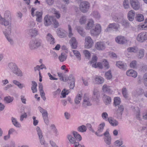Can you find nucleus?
I'll return each mask as SVG.
<instances>
[{
	"label": "nucleus",
	"mask_w": 147,
	"mask_h": 147,
	"mask_svg": "<svg viewBox=\"0 0 147 147\" xmlns=\"http://www.w3.org/2000/svg\"><path fill=\"white\" fill-rule=\"evenodd\" d=\"M60 79L65 82L68 80L70 81V88L73 89L75 86V80L72 75L71 74L69 77H68L66 74H58Z\"/></svg>",
	"instance_id": "1"
},
{
	"label": "nucleus",
	"mask_w": 147,
	"mask_h": 147,
	"mask_svg": "<svg viewBox=\"0 0 147 147\" xmlns=\"http://www.w3.org/2000/svg\"><path fill=\"white\" fill-rule=\"evenodd\" d=\"M42 42V40L39 39H32L29 43V48L32 50H36L41 46Z\"/></svg>",
	"instance_id": "2"
},
{
	"label": "nucleus",
	"mask_w": 147,
	"mask_h": 147,
	"mask_svg": "<svg viewBox=\"0 0 147 147\" xmlns=\"http://www.w3.org/2000/svg\"><path fill=\"white\" fill-rule=\"evenodd\" d=\"M35 130L41 144L43 146V147H47L48 144L45 140L44 135L40 127L37 126Z\"/></svg>",
	"instance_id": "3"
},
{
	"label": "nucleus",
	"mask_w": 147,
	"mask_h": 147,
	"mask_svg": "<svg viewBox=\"0 0 147 147\" xmlns=\"http://www.w3.org/2000/svg\"><path fill=\"white\" fill-rule=\"evenodd\" d=\"M9 68L8 72L13 74H21V70L18 67L17 65L15 63L11 62L8 64Z\"/></svg>",
	"instance_id": "4"
},
{
	"label": "nucleus",
	"mask_w": 147,
	"mask_h": 147,
	"mask_svg": "<svg viewBox=\"0 0 147 147\" xmlns=\"http://www.w3.org/2000/svg\"><path fill=\"white\" fill-rule=\"evenodd\" d=\"M36 9L34 7H32L31 10V14L33 17L35 16H36V21L38 22H40L42 18V11H37L35 14L34 12Z\"/></svg>",
	"instance_id": "5"
},
{
	"label": "nucleus",
	"mask_w": 147,
	"mask_h": 147,
	"mask_svg": "<svg viewBox=\"0 0 147 147\" xmlns=\"http://www.w3.org/2000/svg\"><path fill=\"white\" fill-rule=\"evenodd\" d=\"M101 31V27L99 24H96L94 28L91 30L90 33L91 36H97L100 34Z\"/></svg>",
	"instance_id": "6"
},
{
	"label": "nucleus",
	"mask_w": 147,
	"mask_h": 147,
	"mask_svg": "<svg viewBox=\"0 0 147 147\" xmlns=\"http://www.w3.org/2000/svg\"><path fill=\"white\" fill-rule=\"evenodd\" d=\"M90 7V4L88 1H84L82 2L80 6V10L84 13L87 12Z\"/></svg>",
	"instance_id": "7"
},
{
	"label": "nucleus",
	"mask_w": 147,
	"mask_h": 147,
	"mask_svg": "<svg viewBox=\"0 0 147 147\" xmlns=\"http://www.w3.org/2000/svg\"><path fill=\"white\" fill-rule=\"evenodd\" d=\"M11 22L3 18L0 15V24L6 28L7 29L9 33L11 29Z\"/></svg>",
	"instance_id": "8"
},
{
	"label": "nucleus",
	"mask_w": 147,
	"mask_h": 147,
	"mask_svg": "<svg viewBox=\"0 0 147 147\" xmlns=\"http://www.w3.org/2000/svg\"><path fill=\"white\" fill-rule=\"evenodd\" d=\"M39 63H41L40 65H37L34 67V70L36 73H38V74H40L41 71L43 69H45V70L46 69V68L45 65L42 64V60L40 59L39 61Z\"/></svg>",
	"instance_id": "9"
},
{
	"label": "nucleus",
	"mask_w": 147,
	"mask_h": 147,
	"mask_svg": "<svg viewBox=\"0 0 147 147\" xmlns=\"http://www.w3.org/2000/svg\"><path fill=\"white\" fill-rule=\"evenodd\" d=\"M137 40L142 42L147 40V32H144L138 34L137 37Z\"/></svg>",
	"instance_id": "10"
},
{
	"label": "nucleus",
	"mask_w": 147,
	"mask_h": 147,
	"mask_svg": "<svg viewBox=\"0 0 147 147\" xmlns=\"http://www.w3.org/2000/svg\"><path fill=\"white\" fill-rule=\"evenodd\" d=\"M53 20V18L52 17L46 15L44 18V24L45 26H49L52 24Z\"/></svg>",
	"instance_id": "11"
},
{
	"label": "nucleus",
	"mask_w": 147,
	"mask_h": 147,
	"mask_svg": "<svg viewBox=\"0 0 147 147\" xmlns=\"http://www.w3.org/2000/svg\"><path fill=\"white\" fill-rule=\"evenodd\" d=\"M11 29L10 31V33H9L8 32V30L7 29V28L5 27V29L3 31V32L5 34V36L6 37V38L8 41L10 42V44L11 45H13V40L9 36L11 34Z\"/></svg>",
	"instance_id": "12"
},
{
	"label": "nucleus",
	"mask_w": 147,
	"mask_h": 147,
	"mask_svg": "<svg viewBox=\"0 0 147 147\" xmlns=\"http://www.w3.org/2000/svg\"><path fill=\"white\" fill-rule=\"evenodd\" d=\"M93 42L90 37L88 36L86 37L85 39V47L86 48L89 49L92 46Z\"/></svg>",
	"instance_id": "13"
},
{
	"label": "nucleus",
	"mask_w": 147,
	"mask_h": 147,
	"mask_svg": "<svg viewBox=\"0 0 147 147\" xmlns=\"http://www.w3.org/2000/svg\"><path fill=\"white\" fill-rule=\"evenodd\" d=\"M92 80L94 84H102L105 81L104 79L102 77L99 76H96Z\"/></svg>",
	"instance_id": "14"
},
{
	"label": "nucleus",
	"mask_w": 147,
	"mask_h": 147,
	"mask_svg": "<svg viewBox=\"0 0 147 147\" xmlns=\"http://www.w3.org/2000/svg\"><path fill=\"white\" fill-rule=\"evenodd\" d=\"M119 25L117 24L112 23L110 24L107 28L105 30V32H108L110 31L111 29L113 28L116 30H118L119 28Z\"/></svg>",
	"instance_id": "15"
},
{
	"label": "nucleus",
	"mask_w": 147,
	"mask_h": 147,
	"mask_svg": "<svg viewBox=\"0 0 147 147\" xmlns=\"http://www.w3.org/2000/svg\"><path fill=\"white\" fill-rule=\"evenodd\" d=\"M130 1L131 6L134 9L136 10L140 8V4L137 0H130Z\"/></svg>",
	"instance_id": "16"
},
{
	"label": "nucleus",
	"mask_w": 147,
	"mask_h": 147,
	"mask_svg": "<svg viewBox=\"0 0 147 147\" xmlns=\"http://www.w3.org/2000/svg\"><path fill=\"white\" fill-rule=\"evenodd\" d=\"M104 135L105 136L104 138L105 142L108 145H110L111 144V138L108 130H107L104 133Z\"/></svg>",
	"instance_id": "17"
},
{
	"label": "nucleus",
	"mask_w": 147,
	"mask_h": 147,
	"mask_svg": "<svg viewBox=\"0 0 147 147\" xmlns=\"http://www.w3.org/2000/svg\"><path fill=\"white\" fill-rule=\"evenodd\" d=\"M116 42L119 44H123L127 42V40L124 37L118 36L115 39Z\"/></svg>",
	"instance_id": "18"
},
{
	"label": "nucleus",
	"mask_w": 147,
	"mask_h": 147,
	"mask_svg": "<svg viewBox=\"0 0 147 147\" xmlns=\"http://www.w3.org/2000/svg\"><path fill=\"white\" fill-rule=\"evenodd\" d=\"M95 47L98 50H103L105 49L106 45L103 42H98L95 44Z\"/></svg>",
	"instance_id": "19"
},
{
	"label": "nucleus",
	"mask_w": 147,
	"mask_h": 147,
	"mask_svg": "<svg viewBox=\"0 0 147 147\" xmlns=\"http://www.w3.org/2000/svg\"><path fill=\"white\" fill-rule=\"evenodd\" d=\"M102 90L104 92L108 94H112L113 92L110 88V87L106 84H105L103 86Z\"/></svg>",
	"instance_id": "20"
},
{
	"label": "nucleus",
	"mask_w": 147,
	"mask_h": 147,
	"mask_svg": "<svg viewBox=\"0 0 147 147\" xmlns=\"http://www.w3.org/2000/svg\"><path fill=\"white\" fill-rule=\"evenodd\" d=\"M69 43L71 48L73 49H76L77 47L78 42L74 37H72L70 40Z\"/></svg>",
	"instance_id": "21"
},
{
	"label": "nucleus",
	"mask_w": 147,
	"mask_h": 147,
	"mask_svg": "<svg viewBox=\"0 0 147 147\" xmlns=\"http://www.w3.org/2000/svg\"><path fill=\"white\" fill-rule=\"evenodd\" d=\"M116 65L117 67L123 70H125L127 69V66L126 64L121 61L117 62Z\"/></svg>",
	"instance_id": "22"
},
{
	"label": "nucleus",
	"mask_w": 147,
	"mask_h": 147,
	"mask_svg": "<svg viewBox=\"0 0 147 147\" xmlns=\"http://www.w3.org/2000/svg\"><path fill=\"white\" fill-rule=\"evenodd\" d=\"M47 40L51 44L53 45L55 42V40L54 38L50 33H48L46 37Z\"/></svg>",
	"instance_id": "23"
},
{
	"label": "nucleus",
	"mask_w": 147,
	"mask_h": 147,
	"mask_svg": "<svg viewBox=\"0 0 147 147\" xmlns=\"http://www.w3.org/2000/svg\"><path fill=\"white\" fill-rule=\"evenodd\" d=\"M83 105L84 106L86 107L91 105V104L88 96H84V97Z\"/></svg>",
	"instance_id": "24"
},
{
	"label": "nucleus",
	"mask_w": 147,
	"mask_h": 147,
	"mask_svg": "<svg viewBox=\"0 0 147 147\" xmlns=\"http://www.w3.org/2000/svg\"><path fill=\"white\" fill-rule=\"evenodd\" d=\"M135 11L132 10L130 11L128 13L127 17L129 20L131 21L134 20L135 15Z\"/></svg>",
	"instance_id": "25"
},
{
	"label": "nucleus",
	"mask_w": 147,
	"mask_h": 147,
	"mask_svg": "<svg viewBox=\"0 0 147 147\" xmlns=\"http://www.w3.org/2000/svg\"><path fill=\"white\" fill-rule=\"evenodd\" d=\"M94 25V22L92 19H90L88 20V22L86 27V29L90 30L93 27Z\"/></svg>",
	"instance_id": "26"
},
{
	"label": "nucleus",
	"mask_w": 147,
	"mask_h": 147,
	"mask_svg": "<svg viewBox=\"0 0 147 147\" xmlns=\"http://www.w3.org/2000/svg\"><path fill=\"white\" fill-rule=\"evenodd\" d=\"M108 121L110 124L113 126H116L119 124V122L117 121L111 117H109Z\"/></svg>",
	"instance_id": "27"
},
{
	"label": "nucleus",
	"mask_w": 147,
	"mask_h": 147,
	"mask_svg": "<svg viewBox=\"0 0 147 147\" xmlns=\"http://www.w3.org/2000/svg\"><path fill=\"white\" fill-rule=\"evenodd\" d=\"M93 98L95 100H97L100 96V92L99 90L96 89H94L93 91Z\"/></svg>",
	"instance_id": "28"
},
{
	"label": "nucleus",
	"mask_w": 147,
	"mask_h": 147,
	"mask_svg": "<svg viewBox=\"0 0 147 147\" xmlns=\"http://www.w3.org/2000/svg\"><path fill=\"white\" fill-rule=\"evenodd\" d=\"M103 100L106 105L110 104L111 101V97L107 95H104L103 97Z\"/></svg>",
	"instance_id": "29"
},
{
	"label": "nucleus",
	"mask_w": 147,
	"mask_h": 147,
	"mask_svg": "<svg viewBox=\"0 0 147 147\" xmlns=\"http://www.w3.org/2000/svg\"><path fill=\"white\" fill-rule=\"evenodd\" d=\"M11 120L13 124L17 127H21L20 123L17 121L16 119L13 117L11 118Z\"/></svg>",
	"instance_id": "30"
},
{
	"label": "nucleus",
	"mask_w": 147,
	"mask_h": 147,
	"mask_svg": "<svg viewBox=\"0 0 147 147\" xmlns=\"http://www.w3.org/2000/svg\"><path fill=\"white\" fill-rule=\"evenodd\" d=\"M82 98V95L81 94H78L75 98L74 101L76 104H78L80 103Z\"/></svg>",
	"instance_id": "31"
},
{
	"label": "nucleus",
	"mask_w": 147,
	"mask_h": 147,
	"mask_svg": "<svg viewBox=\"0 0 147 147\" xmlns=\"http://www.w3.org/2000/svg\"><path fill=\"white\" fill-rule=\"evenodd\" d=\"M37 30L35 28L31 29L29 30L28 34L32 37L36 36L37 34Z\"/></svg>",
	"instance_id": "32"
},
{
	"label": "nucleus",
	"mask_w": 147,
	"mask_h": 147,
	"mask_svg": "<svg viewBox=\"0 0 147 147\" xmlns=\"http://www.w3.org/2000/svg\"><path fill=\"white\" fill-rule=\"evenodd\" d=\"M43 119L45 123L48 125L49 124V121L48 117V113L47 112L42 115Z\"/></svg>",
	"instance_id": "33"
},
{
	"label": "nucleus",
	"mask_w": 147,
	"mask_h": 147,
	"mask_svg": "<svg viewBox=\"0 0 147 147\" xmlns=\"http://www.w3.org/2000/svg\"><path fill=\"white\" fill-rule=\"evenodd\" d=\"M77 30L78 32L82 37H84L86 35V33L84 31L83 28L80 26L77 27Z\"/></svg>",
	"instance_id": "34"
},
{
	"label": "nucleus",
	"mask_w": 147,
	"mask_h": 147,
	"mask_svg": "<svg viewBox=\"0 0 147 147\" xmlns=\"http://www.w3.org/2000/svg\"><path fill=\"white\" fill-rule=\"evenodd\" d=\"M67 138L69 141L72 144H74L75 145V143H76V141L75 139L73 137L72 135L71 134H68L67 136Z\"/></svg>",
	"instance_id": "35"
},
{
	"label": "nucleus",
	"mask_w": 147,
	"mask_h": 147,
	"mask_svg": "<svg viewBox=\"0 0 147 147\" xmlns=\"http://www.w3.org/2000/svg\"><path fill=\"white\" fill-rule=\"evenodd\" d=\"M72 51L76 58L79 61H80L81 60V55L80 52L76 50H73Z\"/></svg>",
	"instance_id": "36"
},
{
	"label": "nucleus",
	"mask_w": 147,
	"mask_h": 147,
	"mask_svg": "<svg viewBox=\"0 0 147 147\" xmlns=\"http://www.w3.org/2000/svg\"><path fill=\"white\" fill-rule=\"evenodd\" d=\"M77 130L79 132L83 133L86 131L87 128L84 125H82L78 127L77 128Z\"/></svg>",
	"instance_id": "37"
},
{
	"label": "nucleus",
	"mask_w": 147,
	"mask_h": 147,
	"mask_svg": "<svg viewBox=\"0 0 147 147\" xmlns=\"http://www.w3.org/2000/svg\"><path fill=\"white\" fill-rule=\"evenodd\" d=\"M144 91L142 89H140L138 91L134 92L133 95L136 97H138L139 96L142 95Z\"/></svg>",
	"instance_id": "38"
},
{
	"label": "nucleus",
	"mask_w": 147,
	"mask_h": 147,
	"mask_svg": "<svg viewBox=\"0 0 147 147\" xmlns=\"http://www.w3.org/2000/svg\"><path fill=\"white\" fill-rule=\"evenodd\" d=\"M4 18L8 21V19H11V16L10 12L8 10L5 11L4 14V18Z\"/></svg>",
	"instance_id": "39"
},
{
	"label": "nucleus",
	"mask_w": 147,
	"mask_h": 147,
	"mask_svg": "<svg viewBox=\"0 0 147 147\" xmlns=\"http://www.w3.org/2000/svg\"><path fill=\"white\" fill-rule=\"evenodd\" d=\"M73 134L78 141H80L82 140V137L77 132L75 131H74L73 132Z\"/></svg>",
	"instance_id": "40"
},
{
	"label": "nucleus",
	"mask_w": 147,
	"mask_h": 147,
	"mask_svg": "<svg viewBox=\"0 0 147 147\" xmlns=\"http://www.w3.org/2000/svg\"><path fill=\"white\" fill-rule=\"evenodd\" d=\"M105 126V123L104 122H102L100 124L98 128L97 131L99 133L102 132Z\"/></svg>",
	"instance_id": "41"
},
{
	"label": "nucleus",
	"mask_w": 147,
	"mask_h": 147,
	"mask_svg": "<svg viewBox=\"0 0 147 147\" xmlns=\"http://www.w3.org/2000/svg\"><path fill=\"white\" fill-rule=\"evenodd\" d=\"M52 11L54 14L55 16L57 19H59L61 17V14L59 11L57 10L55 8H52Z\"/></svg>",
	"instance_id": "42"
},
{
	"label": "nucleus",
	"mask_w": 147,
	"mask_h": 147,
	"mask_svg": "<svg viewBox=\"0 0 147 147\" xmlns=\"http://www.w3.org/2000/svg\"><path fill=\"white\" fill-rule=\"evenodd\" d=\"M145 50L144 49H140L138 53V58L141 59L144 55Z\"/></svg>",
	"instance_id": "43"
},
{
	"label": "nucleus",
	"mask_w": 147,
	"mask_h": 147,
	"mask_svg": "<svg viewBox=\"0 0 147 147\" xmlns=\"http://www.w3.org/2000/svg\"><path fill=\"white\" fill-rule=\"evenodd\" d=\"M37 84L36 82L34 81L32 82V86L31 87V90L33 93L37 92Z\"/></svg>",
	"instance_id": "44"
},
{
	"label": "nucleus",
	"mask_w": 147,
	"mask_h": 147,
	"mask_svg": "<svg viewBox=\"0 0 147 147\" xmlns=\"http://www.w3.org/2000/svg\"><path fill=\"white\" fill-rule=\"evenodd\" d=\"M64 31L60 28L57 29V34L60 36L63 37L65 36V34L64 32Z\"/></svg>",
	"instance_id": "45"
},
{
	"label": "nucleus",
	"mask_w": 147,
	"mask_h": 147,
	"mask_svg": "<svg viewBox=\"0 0 147 147\" xmlns=\"http://www.w3.org/2000/svg\"><path fill=\"white\" fill-rule=\"evenodd\" d=\"M121 101L119 97H115L114 99V104L115 106L119 105L121 103Z\"/></svg>",
	"instance_id": "46"
},
{
	"label": "nucleus",
	"mask_w": 147,
	"mask_h": 147,
	"mask_svg": "<svg viewBox=\"0 0 147 147\" xmlns=\"http://www.w3.org/2000/svg\"><path fill=\"white\" fill-rule=\"evenodd\" d=\"M67 55L65 53H61V55L59 57V59L61 62H63L66 60Z\"/></svg>",
	"instance_id": "47"
},
{
	"label": "nucleus",
	"mask_w": 147,
	"mask_h": 147,
	"mask_svg": "<svg viewBox=\"0 0 147 147\" xmlns=\"http://www.w3.org/2000/svg\"><path fill=\"white\" fill-rule=\"evenodd\" d=\"M127 50L129 52L136 53L138 51V49L136 47H130L127 49Z\"/></svg>",
	"instance_id": "48"
},
{
	"label": "nucleus",
	"mask_w": 147,
	"mask_h": 147,
	"mask_svg": "<svg viewBox=\"0 0 147 147\" xmlns=\"http://www.w3.org/2000/svg\"><path fill=\"white\" fill-rule=\"evenodd\" d=\"M87 20L86 16H81L79 20V22L81 24L85 23Z\"/></svg>",
	"instance_id": "49"
},
{
	"label": "nucleus",
	"mask_w": 147,
	"mask_h": 147,
	"mask_svg": "<svg viewBox=\"0 0 147 147\" xmlns=\"http://www.w3.org/2000/svg\"><path fill=\"white\" fill-rule=\"evenodd\" d=\"M69 92V91L68 90H66L64 89L61 92V95L62 96L61 97L65 98L66 97L67 95Z\"/></svg>",
	"instance_id": "50"
},
{
	"label": "nucleus",
	"mask_w": 147,
	"mask_h": 147,
	"mask_svg": "<svg viewBox=\"0 0 147 147\" xmlns=\"http://www.w3.org/2000/svg\"><path fill=\"white\" fill-rule=\"evenodd\" d=\"M73 35L72 32V29L71 26L70 25H68V36L70 38Z\"/></svg>",
	"instance_id": "51"
},
{
	"label": "nucleus",
	"mask_w": 147,
	"mask_h": 147,
	"mask_svg": "<svg viewBox=\"0 0 147 147\" xmlns=\"http://www.w3.org/2000/svg\"><path fill=\"white\" fill-rule=\"evenodd\" d=\"M92 67H93L97 68L98 67L100 69H101L103 68V65L101 63L98 62L97 64L95 63L93 64L92 65Z\"/></svg>",
	"instance_id": "52"
},
{
	"label": "nucleus",
	"mask_w": 147,
	"mask_h": 147,
	"mask_svg": "<svg viewBox=\"0 0 147 147\" xmlns=\"http://www.w3.org/2000/svg\"><path fill=\"white\" fill-rule=\"evenodd\" d=\"M136 20L138 22H142L144 20V17L143 15L138 14L136 17Z\"/></svg>",
	"instance_id": "53"
},
{
	"label": "nucleus",
	"mask_w": 147,
	"mask_h": 147,
	"mask_svg": "<svg viewBox=\"0 0 147 147\" xmlns=\"http://www.w3.org/2000/svg\"><path fill=\"white\" fill-rule=\"evenodd\" d=\"M122 94L125 98H128V94L127 92V90L125 88H122Z\"/></svg>",
	"instance_id": "54"
},
{
	"label": "nucleus",
	"mask_w": 147,
	"mask_h": 147,
	"mask_svg": "<svg viewBox=\"0 0 147 147\" xmlns=\"http://www.w3.org/2000/svg\"><path fill=\"white\" fill-rule=\"evenodd\" d=\"M102 118L106 121H108L109 118H108V114L105 112H103L101 115Z\"/></svg>",
	"instance_id": "55"
},
{
	"label": "nucleus",
	"mask_w": 147,
	"mask_h": 147,
	"mask_svg": "<svg viewBox=\"0 0 147 147\" xmlns=\"http://www.w3.org/2000/svg\"><path fill=\"white\" fill-rule=\"evenodd\" d=\"M122 25L125 28H127L129 26V24L127 20H123L122 22Z\"/></svg>",
	"instance_id": "56"
},
{
	"label": "nucleus",
	"mask_w": 147,
	"mask_h": 147,
	"mask_svg": "<svg viewBox=\"0 0 147 147\" xmlns=\"http://www.w3.org/2000/svg\"><path fill=\"white\" fill-rule=\"evenodd\" d=\"M123 5L125 8H128L129 7V1L128 0H124L123 2Z\"/></svg>",
	"instance_id": "57"
},
{
	"label": "nucleus",
	"mask_w": 147,
	"mask_h": 147,
	"mask_svg": "<svg viewBox=\"0 0 147 147\" xmlns=\"http://www.w3.org/2000/svg\"><path fill=\"white\" fill-rule=\"evenodd\" d=\"M130 66L131 68H136L137 67V61L135 60L132 61L130 64Z\"/></svg>",
	"instance_id": "58"
},
{
	"label": "nucleus",
	"mask_w": 147,
	"mask_h": 147,
	"mask_svg": "<svg viewBox=\"0 0 147 147\" xmlns=\"http://www.w3.org/2000/svg\"><path fill=\"white\" fill-rule=\"evenodd\" d=\"M123 144V142L121 140H117L114 143V145L116 147L119 146Z\"/></svg>",
	"instance_id": "59"
},
{
	"label": "nucleus",
	"mask_w": 147,
	"mask_h": 147,
	"mask_svg": "<svg viewBox=\"0 0 147 147\" xmlns=\"http://www.w3.org/2000/svg\"><path fill=\"white\" fill-rule=\"evenodd\" d=\"M92 15L93 17L97 19H99L100 17L99 13L97 11H93L92 13Z\"/></svg>",
	"instance_id": "60"
},
{
	"label": "nucleus",
	"mask_w": 147,
	"mask_h": 147,
	"mask_svg": "<svg viewBox=\"0 0 147 147\" xmlns=\"http://www.w3.org/2000/svg\"><path fill=\"white\" fill-rule=\"evenodd\" d=\"M13 100V98L9 96L6 97L4 98V100L8 103L12 102Z\"/></svg>",
	"instance_id": "61"
},
{
	"label": "nucleus",
	"mask_w": 147,
	"mask_h": 147,
	"mask_svg": "<svg viewBox=\"0 0 147 147\" xmlns=\"http://www.w3.org/2000/svg\"><path fill=\"white\" fill-rule=\"evenodd\" d=\"M27 117L26 113L24 112L23 114H22L20 117V121H22L24 119H26Z\"/></svg>",
	"instance_id": "62"
},
{
	"label": "nucleus",
	"mask_w": 147,
	"mask_h": 147,
	"mask_svg": "<svg viewBox=\"0 0 147 147\" xmlns=\"http://www.w3.org/2000/svg\"><path fill=\"white\" fill-rule=\"evenodd\" d=\"M97 58L96 56H93L92 61L90 62V63L92 65L93 64H96V62L97 61Z\"/></svg>",
	"instance_id": "63"
},
{
	"label": "nucleus",
	"mask_w": 147,
	"mask_h": 147,
	"mask_svg": "<svg viewBox=\"0 0 147 147\" xmlns=\"http://www.w3.org/2000/svg\"><path fill=\"white\" fill-rule=\"evenodd\" d=\"M102 62L105 67L107 69L109 68V63L106 59H103L102 61Z\"/></svg>",
	"instance_id": "64"
}]
</instances>
